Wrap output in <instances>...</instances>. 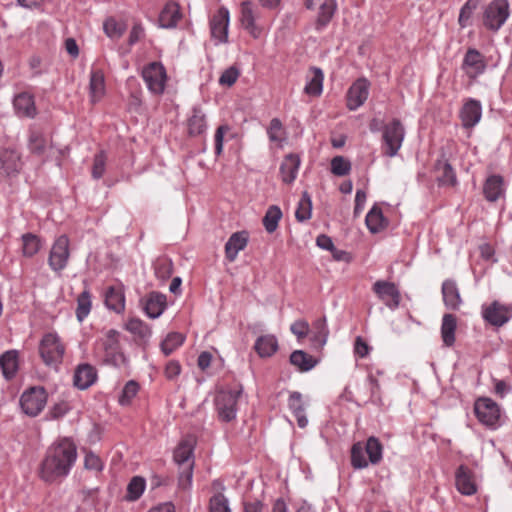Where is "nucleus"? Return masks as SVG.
I'll list each match as a JSON object with an SVG mask.
<instances>
[{
  "instance_id": "f257e3e1",
  "label": "nucleus",
  "mask_w": 512,
  "mask_h": 512,
  "mask_svg": "<svg viewBox=\"0 0 512 512\" xmlns=\"http://www.w3.org/2000/svg\"><path fill=\"white\" fill-rule=\"evenodd\" d=\"M77 459V447L69 438H62L52 444L41 462L40 477L52 483L66 477Z\"/></svg>"
},
{
  "instance_id": "f03ea898",
  "label": "nucleus",
  "mask_w": 512,
  "mask_h": 512,
  "mask_svg": "<svg viewBox=\"0 0 512 512\" xmlns=\"http://www.w3.org/2000/svg\"><path fill=\"white\" fill-rule=\"evenodd\" d=\"M65 347L57 334H45L39 344V354L47 366L57 367L62 363Z\"/></svg>"
},
{
  "instance_id": "7ed1b4c3",
  "label": "nucleus",
  "mask_w": 512,
  "mask_h": 512,
  "mask_svg": "<svg viewBox=\"0 0 512 512\" xmlns=\"http://www.w3.org/2000/svg\"><path fill=\"white\" fill-rule=\"evenodd\" d=\"M405 137V128L401 121L394 118L390 123L384 125L382 141L383 154L387 157H394L400 150Z\"/></svg>"
},
{
  "instance_id": "20e7f679",
  "label": "nucleus",
  "mask_w": 512,
  "mask_h": 512,
  "mask_svg": "<svg viewBox=\"0 0 512 512\" xmlns=\"http://www.w3.org/2000/svg\"><path fill=\"white\" fill-rule=\"evenodd\" d=\"M474 412L478 421L491 429L501 425L500 407L491 398L479 397L474 403Z\"/></svg>"
},
{
  "instance_id": "39448f33",
  "label": "nucleus",
  "mask_w": 512,
  "mask_h": 512,
  "mask_svg": "<svg viewBox=\"0 0 512 512\" xmlns=\"http://www.w3.org/2000/svg\"><path fill=\"white\" fill-rule=\"evenodd\" d=\"M509 14L507 0H493L484 10L483 24L488 30L497 32L504 25Z\"/></svg>"
},
{
  "instance_id": "423d86ee",
  "label": "nucleus",
  "mask_w": 512,
  "mask_h": 512,
  "mask_svg": "<svg viewBox=\"0 0 512 512\" xmlns=\"http://www.w3.org/2000/svg\"><path fill=\"white\" fill-rule=\"evenodd\" d=\"M47 392L42 386L30 387L20 397V406L23 412L30 416H37L47 403Z\"/></svg>"
},
{
  "instance_id": "0eeeda50",
  "label": "nucleus",
  "mask_w": 512,
  "mask_h": 512,
  "mask_svg": "<svg viewBox=\"0 0 512 512\" xmlns=\"http://www.w3.org/2000/svg\"><path fill=\"white\" fill-rule=\"evenodd\" d=\"M241 390H222L216 394L215 407L220 420L230 422L236 418L238 398Z\"/></svg>"
},
{
  "instance_id": "6e6552de",
  "label": "nucleus",
  "mask_w": 512,
  "mask_h": 512,
  "mask_svg": "<svg viewBox=\"0 0 512 512\" xmlns=\"http://www.w3.org/2000/svg\"><path fill=\"white\" fill-rule=\"evenodd\" d=\"M142 77L150 92L157 95L164 92L167 74L162 63L155 61L146 65Z\"/></svg>"
},
{
  "instance_id": "1a4fd4ad",
  "label": "nucleus",
  "mask_w": 512,
  "mask_h": 512,
  "mask_svg": "<svg viewBox=\"0 0 512 512\" xmlns=\"http://www.w3.org/2000/svg\"><path fill=\"white\" fill-rule=\"evenodd\" d=\"M119 335L118 331L111 329L107 332L106 338L103 341V362L114 367H120L127 362L125 355L121 352Z\"/></svg>"
},
{
  "instance_id": "9d476101",
  "label": "nucleus",
  "mask_w": 512,
  "mask_h": 512,
  "mask_svg": "<svg viewBox=\"0 0 512 512\" xmlns=\"http://www.w3.org/2000/svg\"><path fill=\"white\" fill-rule=\"evenodd\" d=\"M69 257V238L66 235H61L51 247L48 257L49 267L55 272H60L67 266Z\"/></svg>"
},
{
  "instance_id": "9b49d317",
  "label": "nucleus",
  "mask_w": 512,
  "mask_h": 512,
  "mask_svg": "<svg viewBox=\"0 0 512 512\" xmlns=\"http://www.w3.org/2000/svg\"><path fill=\"white\" fill-rule=\"evenodd\" d=\"M482 316L490 325L501 327L511 319L512 309L510 306L495 300L491 304L482 307Z\"/></svg>"
},
{
  "instance_id": "f8f14e48",
  "label": "nucleus",
  "mask_w": 512,
  "mask_h": 512,
  "mask_svg": "<svg viewBox=\"0 0 512 512\" xmlns=\"http://www.w3.org/2000/svg\"><path fill=\"white\" fill-rule=\"evenodd\" d=\"M372 290L388 308L394 310L399 307L401 294L395 283L378 280L373 284Z\"/></svg>"
},
{
  "instance_id": "ddd939ff",
  "label": "nucleus",
  "mask_w": 512,
  "mask_h": 512,
  "mask_svg": "<svg viewBox=\"0 0 512 512\" xmlns=\"http://www.w3.org/2000/svg\"><path fill=\"white\" fill-rule=\"evenodd\" d=\"M230 21L229 10L221 6L210 19L211 37L218 43H226L228 41V27Z\"/></svg>"
},
{
  "instance_id": "4468645a",
  "label": "nucleus",
  "mask_w": 512,
  "mask_h": 512,
  "mask_svg": "<svg viewBox=\"0 0 512 512\" xmlns=\"http://www.w3.org/2000/svg\"><path fill=\"white\" fill-rule=\"evenodd\" d=\"M370 82L366 78L357 79L348 89L347 107L354 111L362 106L369 95Z\"/></svg>"
},
{
  "instance_id": "2eb2a0df",
  "label": "nucleus",
  "mask_w": 512,
  "mask_h": 512,
  "mask_svg": "<svg viewBox=\"0 0 512 512\" xmlns=\"http://www.w3.org/2000/svg\"><path fill=\"white\" fill-rule=\"evenodd\" d=\"M22 168L20 154L14 149L0 150V177L6 178L17 175Z\"/></svg>"
},
{
  "instance_id": "dca6fc26",
  "label": "nucleus",
  "mask_w": 512,
  "mask_h": 512,
  "mask_svg": "<svg viewBox=\"0 0 512 512\" xmlns=\"http://www.w3.org/2000/svg\"><path fill=\"white\" fill-rule=\"evenodd\" d=\"M434 169L437 173L436 180L439 186L454 187L457 185L456 172L444 154L436 160Z\"/></svg>"
},
{
  "instance_id": "f3484780",
  "label": "nucleus",
  "mask_w": 512,
  "mask_h": 512,
  "mask_svg": "<svg viewBox=\"0 0 512 512\" xmlns=\"http://www.w3.org/2000/svg\"><path fill=\"white\" fill-rule=\"evenodd\" d=\"M141 302L143 310L151 319L158 318L167 307L166 295L156 291L150 292Z\"/></svg>"
},
{
  "instance_id": "a211bd4d",
  "label": "nucleus",
  "mask_w": 512,
  "mask_h": 512,
  "mask_svg": "<svg viewBox=\"0 0 512 512\" xmlns=\"http://www.w3.org/2000/svg\"><path fill=\"white\" fill-rule=\"evenodd\" d=\"M482 106L480 101L470 98L460 110V118L464 128L474 127L481 119Z\"/></svg>"
},
{
  "instance_id": "6ab92c4d",
  "label": "nucleus",
  "mask_w": 512,
  "mask_h": 512,
  "mask_svg": "<svg viewBox=\"0 0 512 512\" xmlns=\"http://www.w3.org/2000/svg\"><path fill=\"white\" fill-rule=\"evenodd\" d=\"M96 380L97 370L91 364L82 363L75 369L73 383L78 389L85 390L92 386Z\"/></svg>"
},
{
  "instance_id": "aec40b11",
  "label": "nucleus",
  "mask_w": 512,
  "mask_h": 512,
  "mask_svg": "<svg viewBox=\"0 0 512 512\" xmlns=\"http://www.w3.org/2000/svg\"><path fill=\"white\" fill-rule=\"evenodd\" d=\"M455 484L458 491L463 495L476 493V484L472 471L465 465H460L455 473Z\"/></svg>"
},
{
  "instance_id": "412c9836",
  "label": "nucleus",
  "mask_w": 512,
  "mask_h": 512,
  "mask_svg": "<svg viewBox=\"0 0 512 512\" xmlns=\"http://www.w3.org/2000/svg\"><path fill=\"white\" fill-rule=\"evenodd\" d=\"M249 240L248 232L238 231L233 233L225 244V256L229 262H233L239 251H242L247 246Z\"/></svg>"
},
{
  "instance_id": "4be33fe9",
  "label": "nucleus",
  "mask_w": 512,
  "mask_h": 512,
  "mask_svg": "<svg viewBox=\"0 0 512 512\" xmlns=\"http://www.w3.org/2000/svg\"><path fill=\"white\" fill-rule=\"evenodd\" d=\"M256 14L253 10L251 1H244L241 3V17L240 22L242 27L253 37L258 38L261 34V29L255 23Z\"/></svg>"
},
{
  "instance_id": "5701e85b",
  "label": "nucleus",
  "mask_w": 512,
  "mask_h": 512,
  "mask_svg": "<svg viewBox=\"0 0 512 512\" xmlns=\"http://www.w3.org/2000/svg\"><path fill=\"white\" fill-rule=\"evenodd\" d=\"M463 67L471 70L467 71L470 77H476L485 71L486 62L477 49L469 48L464 56Z\"/></svg>"
},
{
  "instance_id": "b1692460",
  "label": "nucleus",
  "mask_w": 512,
  "mask_h": 512,
  "mask_svg": "<svg viewBox=\"0 0 512 512\" xmlns=\"http://www.w3.org/2000/svg\"><path fill=\"white\" fill-rule=\"evenodd\" d=\"M504 179L500 175L489 176L483 185V194L487 201L496 202L504 195Z\"/></svg>"
},
{
  "instance_id": "393cba45",
  "label": "nucleus",
  "mask_w": 512,
  "mask_h": 512,
  "mask_svg": "<svg viewBox=\"0 0 512 512\" xmlns=\"http://www.w3.org/2000/svg\"><path fill=\"white\" fill-rule=\"evenodd\" d=\"M300 166V157L290 153L286 155L280 165V176L284 183L291 184L297 176Z\"/></svg>"
},
{
  "instance_id": "a878e982",
  "label": "nucleus",
  "mask_w": 512,
  "mask_h": 512,
  "mask_svg": "<svg viewBox=\"0 0 512 512\" xmlns=\"http://www.w3.org/2000/svg\"><path fill=\"white\" fill-rule=\"evenodd\" d=\"M442 296L445 306L450 310H458L462 299L456 282L447 279L442 284Z\"/></svg>"
},
{
  "instance_id": "bb28decb",
  "label": "nucleus",
  "mask_w": 512,
  "mask_h": 512,
  "mask_svg": "<svg viewBox=\"0 0 512 512\" xmlns=\"http://www.w3.org/2000/svg\"><path fill=\"white\" fill-rule=\"evenodd\" d=\"M180 7L175 2L167 3L161 10L158 18L159 26L162 28H174L181 19Z\"/></svg>"
},
{
  "instance_id": "cd10ccee",
  "label": "nucleus",
  "mask_w": 512,
  "mask_h": 512,
  "mask_svg": "<svg viewBox=\"0 0 512 512\" xmlns=\"http://www.w3.org/2000/svg\"><path fill=\"white\" fill-rule=\"evenodd\" d=\"M13 106L18 116L33 118L36 115L34 98L26 92L15 96Z\"/></svg>"
},
{
  "instance_id": "c85d7f7f",
  "label": "nucleus",
  "mask_w": 512,
  "mask_h": 512,
  "mask_svg": "<svg viewBox=\"0 0 512 512\" xmlns=\"http://www.w3.org/2000/svg\"><path fill=\"white\" fill-rule=\"evenodd\" d=\"M0 368L6 380H11L15 377L18 368V351L8 350L0 356Z\"/></svg>"
},
{
  "instance_id": "c756f323",
  "label": "nucleus",
  "mask_w": 512,
  "mask_h": 512,
  "mask_svg": "<svg viewBox=\"0 0 512 512\" xmlns=\"http://www.w3.org/2000/svg\"><path fill=\"white\" fill-rule=\"evenodd\" d=\"M288 407L296 417L298 426L305 428L308 425V419L305 416V405L300 392L294 391L289 395Z\"/></svg>"
},
{
  "instance_id": "7c9ffc66",
  "label": "nucleus",
  "mask_w": 512,
  "mask_h": 512,
  "mask_svg": "<svg viewBox=\"0 0 512 512\" xmlns=\"http://www.w3.org/2000/svg\"><path fill=\"white\" fill-rule=\"evenodd\" d=\"M105 304L108 309L122 313L125 309V295L121 287L110 286L105 292Z\"/></svg>"
},
{
  "instance_id": "2f4dec72",
  "label": "nucleus",
  "mask_w": 512,
  "mask_h": 512,
  "mask_svg": "<svg viewBox=\"0 0 512 512\" xmlns=\"http://www.w3.org/2000/svg\"><path fill=\"white\" fill-rule=\"evenodd\" d=\"M125 329L137 337L140 345L147 344L152 334L150 326L139 318L129 319Z\"/></svg>"
},
{
  "instance_id": "473e14b6",
  "label": "nucleus",
  "mask_w": 512,
  "mask_h": 512,
  "mask_svg": "<svg viewBox=\"0 0 512 512\" xmlns=\"http://www.w3.org/2000/svg\"><path fill=\"white\" fill-rule=\"evenodd\" d=\"M457 329V317L454 314H444L441 324V337L446 347H452L455 344V332Z\"/></svg>"
},
{
  "instance_id": "72a5a7b5",
  "label": "nucleus",
  "mask_w": 512,
  "mask_h": 512,
  "mask_svg": "<svg viewBox=\"0 0 512 512\" xmlns=\"http://www.w3.org/2000/svg\"><path fill=\"white\" fill-rule=\"evenodd\" d=\"M254 349L262 358L271 357L278 350V340L271 334L262 335L256 339Z\"/></svg>"
},
{
  "instance_id": "f704fd0d",
  "label": "nucleus",
  "mask_w": 512,
  "mask_h": 512,
  "mask_svg": "<svg viewBox=\"0 0 512 512\" xmlns=\"http://www.w3.org/2000/svg\"><path fill=\"white\" fill-rule=\"evenodd\" d=\"M289 362L299 371L308 372L316 366L318 360L303 350H295L291 353Z\"/></svg>"
},
{
  "instance_id": "c9c22d12",
  "label": "nucleus",
  "mask_w": 512,
  "mask_h": 512,
  "mask_svg": "<svg viewBox=\"0 0 512 512\" xmlns=\"http://www.w3.org/2000/svg\"><path fill=\"white\" fill-rule=\"evenodd\" d=\"M366 226L373 234L380 232L387 226V220L383 216L382 209L374 204L366 215Z\"/></svg>"
},
{
  "instance_id": "e433bc0d",
  "label": "nucleus",
  "mask_w": 512,
  "mask_h": 512,
  "mask_svg": "<svg viewBox=\"0 0 512 512\" xmlns=\"http://www.w3.org/2000/svg\"><path fill=\"white\" fill-rule=\"evenodd\" d=\"M337 4L335 0H325L320 4L319 13L315 23L317 30H322L333 18Z\"/></svg>"
},
{
  "instance_id": "4c0bfd02",
  "label": "nucleus",
  "mask_w": 512,
  "mask_h": 512,
  "mask_svg": "<svg viewBox=\"0 0 512 512\" xmlns=\"http://www.w3.org/2000/svg\"><path fill=\"white\" fill-rule=\"evenodd\" d=\"M206 130L205 114L201 108L194 107L192 115L188 119V133L190 136L201 135Z\"/></svg>"
},
{
  "instance_id": "58836bf2",
  "label": "nucleus",
  "mask_w": 512,
  "mask_h": 512,
  "mask_svg": "<svg viewBox=\"0 0 512 512\" xmlns=\"http://www.w3.org/2000/svg\"><path fill=\"white\" fill-rule=\"evenodd\" d=\"M309 72L312 74L310 80L306 84L304 91L308 95L319 96L323 90L324 74L318 67H310Z\"/></svg>"
},
{
  "instance_id": "ea45409f",
  "label": "nucleus",
  "mask_w": 512,
  "mask_h": 512,
  "mask_svg": "<svg viewBox=\"0 0 512 512\" xmlns=\"http://www.w3.org/2000/svg\"><path fill=\"white\" fill-rule=\"evenodd\" d=\"M48 140L40 130H31L28 139V147L31 153L42 156L46 152Z\"/></svg>"
},
{
  "instance_id": "a19ab883",
  "label": "nucleus",
  "mask_w": 512,
  "mask_h": 512,
  "mask_svg": "<svg viewBox=\"0 0 512 512\" xmlns=\"http://www.w3.org/2000/svg\"><path fill=\"white\" fill-rule=\"evenodd\" d=\"M153 267L156 278L162 282L168 280L174 271L172 260L166 256L158 257L155 260Z\"/></svg>"
},
{
  "instance_id": "79ce46f5",
  "label": "nucleus",
  "mask_w": 512,
  "mask_h": 512,
  "mask_svg": "<svg viewBox=\"0 0 512 512\" xmlns=\"http://www.w3.org/2000/svg\"><path fill=\"white\" fill-rule=\"evenodd\" d=\"M364 449L368 455L369 462L372 465H377L381 462L383 455V445L377 437H369L366 441V444L364 445Z\"/></svg>"
},
{
  "instance_id": "37998d69",
  "label": "nucleus",
  "mask_w": 512,
  "mask_h": 512,
  "mask_svg": "<svg viewBox=\"0 0 512 512\" xmlns=\"http://www.w3.org/2000/svg\"><path fill=\"white\" fill-rule=\"evenodd\" d=\"M193 449V445L189 441L180 442L174 450V461L179 466H186L187 464L194 462Z\"/></svg>"
},
{
  "instance_id": "c03bdc74",
  "label": "nucleus",
  "mask_w": 512,
  "mask_h": 512,
  "mask_svg": "<svg viewBox=\"0 0 512 512\" xmlns=\"http://www.w3.org/2000/svg\"><path fill=\"white\" fill-rule=\"evenodd\" d=\"M89 90L93 101L99 99L105 91L104 74L101 70H93L90 74Z\"/></svg>"
},
{
  "instance_id": "a18cd8bd",
  "label": "nucleus",
  "mask_w": 512,
  "mask_h": 512,
  "mask_svg": "<svg viewBox=\"0 0 512 512\" xmlns=\"http://www.w3.org/2000/svg\"><path fill=\"white\" fill-rule=\"evenodd\" d=\"M312 215V200L311 196L307 191L302 193V196L298 202V206L295 212V217L298 222H305L311 218Z\"/></svg>"
},
{
  "instance_id": "49530a36",
  "label": "nucleus",
  "mask_w": 512,
  "mask_h": 512,
  "mask_svg": "<svg viewBox=\"0 0 512 512\" xmlns=\"http://www.w3.org/2000/svg\"><path fill=\"white\" fill-rule=\"evenodd\" d=\"M282 218V211L277 205H271L267 209L262 223L268 233H273L277 227L280 219Z\"/></svg>"
},
{
  "instance_id": "de8ad7c7",
  "label": "nucleus",
  "mask_w": 512,
  "mask_h": 512,
  "mask_svg": "<svg viewBox=\"0 0 512 512\" xmlns=\"http://www.w3.org/2000/svg\"><path fill=\"white\" fill-rule=\"evenodd\" d=\"M313 326H314L315 332L313 333V335L311 337V341L314 346L323 347L327 342V338H328V334H329V330H328L327 324H326V318L323 317V318L317 319L314 322Z\"/></svg>"
},
{
  "instance_id": "09e8293b",
  "label": "nucleus",
  "mask_w": 512,
  "mask_h": 512,
  "mask_svg": "<svg viewBox=\"0 0 512 512\" xmlns=\"http://www.w3.org/2000/svg\"><path fill=\"white\" fill-rule=\"evenodd\" d=\"M23 255L25 257H33L38 253L42 246L41 239L33 233H25L22 235Z\"/></svg>"
},
{
  "instance_id": "8fccbe9b",
  "label": "nucleus",
  "mask_w": 512,
  "mask_h": 512,
  "mask_svg": "<svg viewBox=\"0 0 512 512\" xmlns=\"http://www.w3.org/2000/svg\"><path fill=\"white\" fill-rule=\"evenodd\" d=\"M146 482L141 476H134L127 485L125 499L127 501L138 500L145 490Z\"/></svg>"
},
{
  "instance_id": "3c124183",
  "label": "nucleus",
  "mask_w": 512,
  "mask_h": 512,
  "mask_svg": "<svg viewBox=\"0 0 512 512\" xmlns=\"http://www.w3.org/2000/svg\"><path fill=\"white\" fill-rule=\"evenodd\" d=\"M91 306V294L88 289H85L77 297L76 318L79 322H82L88 316Z\"/></svg>"
},
{
  "instance_id": "603ef678",
  "label": "nucleus",
  "mask_w": 512,
  "mask_h": 512,
  "mask_svg": "<svg viewBox=\"0 0 512 512\" xmlns=\"http://www.w3.org/2000/svg\"><path fill=\"white\" fill-rule=\"evenodd\" d=\"M185 337L178 332H170L161 342V350L165 356H169L175 349L183 344Z\"/></svg>"
},
{
  "instance_id": "864d4df0",
  "label": "nucleus",
  "mask_w": 512,
  "mask_h": 512,
  "mask_svg": "<svg viewBox=\"0 0 512 512\" xmlns=\"http://www.w3.org/2000/svg\"><path fill=\"white\" fill-rule=\"evenodd\" d=\"M365 449L361 442L354 443L351 448V465L354 469H364L368 467L369 460H366Z\"/></svg>"
},
{
  "instance_id": "5fc2aeb1",
  "label": "nucleus",
  "mask_w": 512,
  "mask_h": 512,
  "mask_svg": "<svg viewBox=\"0 0 512 512\" xmlns=\"http://www.w3.org/2000/svg\"><path fill=\"white\" fill-rule=\"evenodd\" d=\"M103 29L108 37L118 39L124 34L126 25L122 22H117L111 17L105 20Z\"/></svg>"
},
{
  "instance_id": "6e6d98bb",
  "label": "nucleus",
  "mask_w": 512,
  "mask_h": 512,
  "mask_svg": "<svg viewBox=\"0 0 512 512\" xmlns=\"http://www.w3.org/2000/svg\"><path fill=\"white\" fill-rule=\"evenodd\" d=\"M478 6V0H467L462 6L459 13L458 22L462 28L470 25V19Z\"/></svg>"
},
{
  "instance_id": "4d7b16f0",
  "label": "nucleus",
  "mask_w": 512,
  "mask_h": 512,
  "mask_svg": "<svg viewBox=\"0 0 512 512\" xmlns=\"http://www.w3.org/2000/svg\"><path fill=\"white\" fill-rule=\"evenodd\" d=\"M139 388V384L136 381H128L119 396V403L123 406L129 405L132 399L137 395Z\"/></svg>"
},
{
  "instance_id": "13d9d810",
  "label": "nucleus",
  "mask_w": 512,
  "mask_h": 512,
  "mask_svg": "<svg viewBox=\"0 0 512 512\" xmlns=\"http://www.w3.org/2000/svg\"><path fill=\"white\" fill-rule=\"evenodd\" d=\"M351 170V163L343 156H335L331 160V172L336 176H345Z\"/></svg>"
},
{
  "instance_id": "bf43d9fd",
  "label": "nucleus",
  "mask_w": 512,
  "mask_h": 512,
  "mask_svg": "<svg viewBox=\"0 0 512 512\" xmlns=\"http://www.w3.org/2000/svg\"><path fill=\"white\" fill-rule=\"evenodd\" d=\"M209 512H231L228 499L222 493H217L210 498Z\"/></svg>"
},
{
  "instance_id": "052dcab7",
  "label": "nucleus",
  "mask_w": 512,
  "mask_h": 512,
  "mask_svg": "<svg viewBox=\"0 0 512 512\" xmlns=\"http://www.w3.org/2000/svg\"><path fill=\"white\" fill-rule=\"evenodd\" d=\"M181 471L179 473L178 485L182 489L190 488L193 478L194 462L187 464L186 466H180Z\"/></svg>"
},
{
  "instance_id": "680f3d73",
  "label": "nucleus",
  "mask_w": 512,
  "mask_h": 512,
  "mask_svg": "<svg viewBox=\"0 0 512 512\" xmlns=\"http://www.w3.org/2000/svg\"><path fill=\"white\" fill-rule=\"evenodd\" d=\"M106 156L104 151H100L94 156L92 166V177L94 179H100L105 172Z\"/></svg>"
},
{
  "instance_id": "e2e57ef3",
  "label": "nucleus",
  "mask_w": 512,
  "mask_h": 512,
  "mask_svg": "<svg viewBox=\"0 0 512 512\" xmlns=\"http://www.w3.org/2000/svg\"><path fill=\"white\" fill-rule=\"evenodd\" d=\"M270 141L280 142L282 141L283 126L278 118H273L270 121L269 128L267 130Z\"/></svg>"
},
{
  "instance_id": "0e129e2a",
  "label": "nucleus",
  "mask_w": 512,
  "mask_h": 512,
  "mask_svg": "<svg viewBox=\"0 0 512 512\" xmlns=\"http://www.w3.org/2000/svg\"><path fill=\"white\" fill-rule=\"evenodd\" d=\"M240 75L239 69L235 66L227 68L220 76L219 83L221 85L232 86Z\"/></svg>"
},
{
  "instance_id": "69168bd1",
  "label": "nucleus",
  "mask_w": 512,
  "mask_h": 512,
  "mask_svg": "<svg viewBox=\"0 0 512 512\" xmlns=\"http://www.w3.org/2000/svg\"><path fill=\"white\" fill-rule=\"evenodd\" d=\"M230 130V127L226 124L220 125L215 132L214 140H215V154L220 156L223 151V140L224 135Z\"/></svg>"
},
{
  "instance_id": "338daca9",
  "label": "nucleus",
  "mask_w": 512,
  "mask_h": 512,
  "mask_svg": "<svg viewBox=\"0 0 512 512\" xmlns=\"http://www.w3.org/2000/svg\"><path fill=\"white\" fill-rule=\"evenodd\" d=\"M290 330L298 339H303L309 333V324L305 320H297L291 325Z\"/></svg>"
},
{
  "instance_id": "774afa93",
  "label": "nucleus",
  "mask_w": 512,
  "mask_h": 512,
  "mask_svg": "<svg viewBox=\"0 0 512 512\" xmlns=\"http://www.w3.org/2000/svg\"><path fill=\"white\" fill-rule=\"evenodd\" d=\"M84 465L86 469L101 471L103 468L101 459L94 453L88 452L85 456Z\"/></svg>"
}]
</instances>
